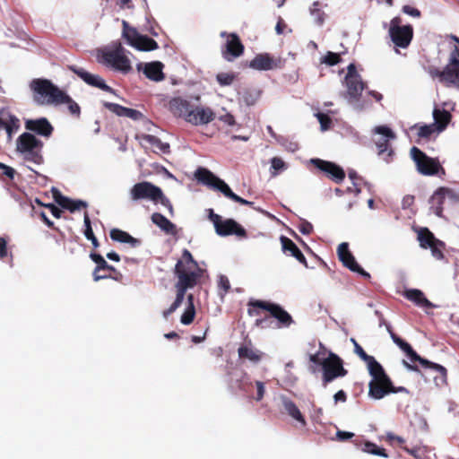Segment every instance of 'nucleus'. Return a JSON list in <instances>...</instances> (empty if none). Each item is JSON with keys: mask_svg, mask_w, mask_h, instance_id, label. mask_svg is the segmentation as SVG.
I'll return each instance as SVG.
<instances>
[{"mask_svg": "<svg viewBox=\"0 0 459 459\" xmlns=\"http://www.w3.org/2000/svg\"><path fill=\"white\" fill-rule=\"evenodd\" d=\"M316 117L323 131L328 130L331 127L332 119L327 114L319 112L316 114Z\"/></svg>", "mask_w": 459, "mask_h": 459, "instance_id": "obj_55", "label": "nucleus"}, {"mask_svg": "<svg viewBox=\"0 0 459 459\" xmlns=\"http://www.w3.org/2000/svg\"><path fill=\"white\" fill-rule=\"evenodd\" d=\"M310 162L320 171L325 172L326 176L336 184L342 183L345 178L343 169L334 162L317 158L312 159Z\"/></svg>", "mask_w": 459, "mask_h": 459, "instance_id": "obj_17", "label": "nucleus"}, {"mask_svg": "<svg viewBox=\"0 0 459 459\" xmlns=\"http://www.w3.org/2000/svg\"><path fill=\"white\" fill-rule=\"evenodd\" d=\"M411 155L420 174L432 176L437 174L440 170L445 174V169L440 165L438 160L429 157L418 147L414 146L411 149Z\"/></svg>", "mask_w": 459, "mask_h": 459, "instance_id": "obj_12", "label": "nucleus"}, {"mask_svg": "<svg viewBox=\"0 0 459 459\" xmlns=\"http://www.w3.org/2000/svg\"><path fill=\"white\" fill-rule=\"evenodd\" d=\"M344 54V52H342ZM342 53H334L332 51L326 52V54L321 58V63L325 64L329 66H333L342 62Z\"/></svg>", "mask_w": 459, "mask_h": 459, "instance_id": "obj_46", "label": "nucleus"}, {"mask_svg": "<svg viewBox=\"0 0 459 459\" xmlns=\"http://www.w3.org/2000/svg\"><path fill=\"white\" fill-rule=\"evenodd\" d=\"M450 61L453 65H459V45L455 47V49L450 54Z\"/></svg>", "mask_w": 459, "mask_h": 459, "instance_id": "obj_64", "label": "nucleus"}, {"mask_svg": "<svg viewBox=\"0 0 459 459\" xmlns=\"http://www.w3.org/2000/svg\"><path fill=\"white\" fill-rule=\"evenodd\" d=\"M174 273L178 278V281L175 284L176 299L169 308L163 310L162 316L165 319L182 305L187 290L198 284L203 270L199 267L198 263L194 259L190 251L185 248L181 258L178 260L175 265Z\"/></svg>", "mask_w": 459, "mask_h": 459, "instance_id": "obj_1", "label": "nucleus"}, {"mask_svg": "<svg viewBox=\"0 0 459 459\" xmlns=\"http://www.w3.org/2000/svg\"><path fill=\"white\" fill-rule=\"evenodd\" d=\"M387 330L391 335V338L392 340L394 341V342L403 351H404L409 346L410 344L405 342L404 340H403L401 337H399L396 333H394L391 327L390 326H387Z\"/></svg>", "mask_w": 459, "mask_h": 459, "instance_id": "obj_54", "label": "nucleus"}, {"mask_svg": "<svg viewBox=\"0 0 459 459\" xmlns=\"http://www.w3.org/2000/svg\"><path fill=\"white\" fill-rule=\"evenodd\" d=\"M238 355L240 359H247L254 364L259 363L264 353L256 349L250 339L246 340L238 349Z\"/></svg>", "mask_w": 459, "mask_h": 459, "instance_id": "obj_24", "label": "nucleus"}, {"mask_svg": "<svg viewBox=\"0 0 459 459\" xmlns=\"http://www.w3.org/2000/svg\"><path fill=\"white\" fill-rule=\"evenodd\" d=\"M347 88L346 96L350 101H358L366 88V83L362 81L361 77H355L350 80H344Z\"/></svg>", "mask_w": 459, "mask_h": 459, "instance_id": "obj_28", "label": "nucleus"}, {"mask_svg": "<svg viewBox=\"0 0 459 459\" xmlns=\"http://www.w3.org/2000/svg\"><path fill=\"white\" fill-rule=\"evenodd\" d=\"M163 65L160 62H152L145 65L143 74L145 76L154 82H160L164 79L162 72Z\"/></svg>", "mask_w": 459, "mask_h": 459, "instance_id": "obj_34", "label": "nucleus"}, {"mask_svg": "<svg viewBox=\"0 0 459 459\" xmlns=\"http://www.w3.org/2000/svg\"><path fill=\"white\" fill-rule=\"evenodd\" d=\"M347 70H348V72H347V74H346V76H345L344 80H350V79H353V78H355V77H356V78H357V77H361V76L358 74V72H357V70H356V66H355V65H354V64H350V65H348V67H347Z\"/></svg>", "mask_w": 459, "mask_h": 459, "instance_id": "obj_63", "label": "nucleus"}, {"mask_svg": "<svg viewBox=\"0 0 459 459\" xmlns=\"http://www.w3.org/2000/svg\"><path fill=\"white\" fill-rule=\"evenodd\" d=\"M124 117H129L135 121L141 120L144 117L143 114L142 112H140L139 110H136L134 108H126Z\"/></svg>", "mask_w": 459, "mask_h": 459, "instance_id": "obj_56", "label": "nucleus"}, {"mask_svg": "<svg viewBox=\"0 0 459 459\" xmlns=\"http://www.w3.org/2000/svg\"><path fill=\"white\" fill-rule=\"evenodd\" d=\"M62 97L58 98V100L55 104V106H58L61 104H66L67 108L71 115L79 117L81 114L80 106L65 92L62 91Z\"/></svg>", "mask_w": 459, "mask_h": 459, "instance_id": "obj_37", "label": "nucleus"}, {"mask_svg": "<svg viewBox=\"0 0 459 459\" xmlns=\"http://www.w3.org/2000/svg\"><path fill=\"white\" fill-rule=\"evenodd\" d=\"M43 146V142L30 132L22 133L16 140V152L22 155L24 160L37 165L44 162Z\"/></svg>", "mask_w": 459, "mask_h": 459, "instance_id": "obj_5", "label": "nucleus"}, {"mask_svg": "<svg viewBox=\"0 0 459 459\" xmlns=\"http://www.w3.org/2000/svg\"><path fill=\"white\" fill-rule=\"evenodd\" d=\"M371 376L368 383V396L374 400L383 399L392 390V380L380 363L368 369Z\"/></svg>", "mask_w": 459, "mask_h": 459, "instance_id": "obj_7", "label": "nucleus"}, {"mask_svg": "<svg viewBox=\"0 0 459 459\" xmlns=\"http://www.w3.org/2000/svg\"><path fill=\"white\" fill-rule=\"evenodd\" d=\"M103 106L107 109H108L109 111H111L112 113L116 114L118 117H124L125 110L126 108V107L121 106L119 104L108 102V101L103 102Z\"/></svg>", "mask_w": 459, "mask_h": 459, "instance_id": "obj_52", "label": "nucleus"}, {"mask_svg": "<svg viewBox=\"0 0 459 459\" xmlns=\"http://www.w3.org/2000/svg\"><path fill=\"white\" fill-rule=\"evenodd\" d=\"M209 219L213 223L215 231L219 236L235 235L238 238H245L247 237V230L233 219L222 220L219 214L210 209Z\"/></svg>", "mask_w": 459, "mask_h": 459, "instance_id": "obj_10", "label": "nucleus"}, {"mask_svg": "<svg viewBox=\"0 0 459 459\" xmlns=\"http://www.w3.org/2000/svg\"><path fill=\"white\" fill-rule=\"evenodd\" d=\"M153 224L158 226L163 232L175 236L178 233L176 225L160 212H153L151 216Z\"/></svg>", "mask_w": 459, "mask_h": 459, "instance_id": "obj_30", "label": "nucleus"}, {"mask_svg": "<svg viewBox=\"0 0 459 459\" xmlns=\"http://www.w3.org/2000/svg\"><path fill=\"white\" fill-rule=\"evenodd\" d=\"M90 258L97 264L93 271L95 281L107 279L111 276V273L117 272L116 268L108 264L101 255L91 252Z\"/></svg>", "mask_w": 459, "mask_h": 459, "instance_id": "obj_21", "label": "nucleus"}, {"mask_svg": "<svg viewBox=\"0 0 459 459\" xmlns=\"http://www.w3.org/2000/svg\"><path fill=\"white\" fill-rule=\"evenodd\" d=\"M20 128V120L13 114L8 113L4 119L0 117V129H4L9 138Z\"/></svg>", "mask_w": 459, "mask_h": 459, "instance_id": "obj_36", "label": "nucleus"}, {"mask_svg": "<svg viewBox=\"0 0 459 459\" xmlns=\"http://www.w3.org/2000/svg\"><path fill=\"white\" fill-rule=\"evenodd\" d=\"M24 126L26 130L46 138L50 137L54 131L53 126L46 117L27 119Z\"/></svg>", "mask_w": 459, "mask_h": 459, "instance_id": "obj_23", "label": "nucleus"}, {"mask_svg": "<svg viewBox=\"0 0 459 459\" xmlns=\"http://www.w3.org/2000/svg\"><path fill=\"white\" fill-rule=\"evenodd\" d=\"M418 240L420 247L427 249L431 244H434L437 238L428 228H421L418 232Z\"/></svg>", "mask_w": 459, "mask_h": 459, "instance_id": "obj_39", "label": "nucleus"}, {"mask_svg": "<svg viewBox=\"0 0 459 459\" xmlns=\"http://www.w3.org/2000/svg\"><path fill=\"white\" fill-rule=\"evenodd\" d=\"M387 330L391 335V338L392 340L394 341V342L403 351H404L409 346L410 344L405 342L404 340H403L401 337H399L396 333H394L391 327L390 326H387Z\"/></svg>", "mask_w": 459, "mask_h": 459, "instance_id": "obj_53", "label": "nucleus"}, {"mask_svg": "<svg viewBox=\"0 0 459 459\" xmlns=\"http://www.w3.org/2000/svg\"><path fill=\"white\" fill-rule=\"evenodd\" d=\"M216 79L221 86H229L236 79V74L234 73H220Z\"/></svg>", "mask_w": 459, "mask_h": 459, "instance_id": "obj_49", "label": "nucleus"}, {"mask_svg": "<svg viewBox=\"0 0 459 459\" xmlns=\"http://www.w3.org/2000/svg\"><path fill=\"white\" fill-rule=\"evenodd\" d=\"M444 247V243L437 239L435 241L434 244H431L430 247H429L428 248H429L431 250V254L432 255L436 258V259H442L444 258V254H443V251H442V248Z\"/></svg>", "mask_w": 459, "mask_h": 459, "instance_id": "obj_51", "label": "nucleus"}, {"mask_svg": "<svg viewBox=\"0 0 459 459\" xmlns=\"http://www.w3.org/2000/svg\"><path fill=\"white\" fill-rule=\"evenodd\" d=\"M403 352L406 354V356L409 358V359L411 362H419L421 365V367H423L425 368H430V369H433L436 372H437L439 374V376L435 377V381L437 385H438V380L440 381L441 384L446 383L447 370L445 367L421 358L412 349V347L411 345Z\"/></svg>", "mask_w": 459, "mask_h": 459, "instance_id": "obj_16", "label": "nucleus"}, {"mask_svg": "<svg viewBox=\"0 0 459 459\" xmlns=\"http://www.w3.org/2000/svg\"><path fill=\"white\" fill-rule=\"evenodd\" d=\"M129 194L131 199L134 202L148 200L154 204L160 203L166 207L171 214L173 213V205L169 199L163 194L160 187L149 181H142L134 184L130 189Z\"/></svg>", "mask_w": 459, "mask_h": 459, "instance_id": "obj_4", "label": "nucleus"}, {"mask_svg": "<svg viewBox=\"0 0 459 459\" xmlns=\"http://www.w3.org/2000/svg\"><path fill=\"white\" fill-rule=\"evenodd\" d=\"M221 36H228L227 42L225 43L221 50L222 56L227 61H232L233 59L240 56L244 53V45L242 44L239 37L236 33L227 34L225 31H223L221 33Z\"/></svg>", "mask_w": 459, "mask_h": 459, "instance_id": "obj_18", "label": "nucleus"}, {"mask_svg": "<svg viewBox=\"0 0 459 459\" xmlns=\"http://www.w3.org/2000/svg\"><path fill=\"white\" fill-rule=\"evenodd\" d=\"M255 387H256V395L252 396L255 400L257 402L261 401L264 398V393H265V387L264 384L261 381H255Z\"/></svg>", "mask_w": 459, "mask_h": 459, "instance_id": "obj_61", "label": "nucleus"}, {"mask_svg": "<svg viewBox=\"0 0 459 459\" xmlns=\"http://www.w3.org/2000/svg\"><path fill=\"white\" fill-rule=\"evenodd\" d=\"M326 353V350L325 348L324 347V345L322 343H320V350L315 353V354H311L309 356V360L316 364V365H320L322 368H323V361H324V359L325 358V355Z\"/></svg>", "mask_w": 459, "mask_h": 459, "instance_id": "obj_50", "label": "nucleus"}, {"mask_svg": "<svg viewBox=\"0 0 459 459\" xmlns=\"http://www.w3.org/2000/svg\"><path fill=\"white\" fill-rule=\"evenodd\" d=\"M123 37L127 40V42L132 46L134 47L136 44L135 42L138 40V38H140L141 34L138 33V31L128 25V22L126 21H123Z\"/></svg>", "mask_w": 459, "mask_h": 459, "instance_id": "obj_41", "label": "nucleus"}, {"mask_svg": "<svg viewBox=\"0 0 459 459\" xmlns=\"http://www.w3.org/2000/svg\"><path fill=\"white\" fill-rule=\"evenodd\" d=\"M103 62L117 71L127 74L131 69L130 60L124 54V48L120 43L113 50L103 53Z\"/></svg>", "mask_w": 459, "mask_h": 459, "instance_id": "obj_14", "label": "nucleus"}, {"mask_svg": "<svg viewBox=\"0 0 459 459\" xmlns=\"http://www.w3.org/2000/svg\"><path fill=\"white\" fill-rule=\"evenodd\" d=\"M195 316V306H186V308L185 309L184 313L182 314V316L180 317V322L185 325H188L193 323Z\"/></svg>", "mask_w": 459, "mask_h": 459, "instance_id": "obj_47", "label": "nucleus"}, {"mask_svg": "<svg viewBox=\"0 0 459 459\" xmlns=\"http://www.w3.org/2000/svg\"><path fill=\"white\" fill-rule=\"evenodd\" d=\"M402 19L394 17L390 22L389 36L393 43L401 48H406L413 38V28L411 24L401 25Z\"/></svg>", "mask_w": 459, "mask_h": 459, "instance_id": "obj_11", "label": "nucleus"}, {"mask_svg": "<svg viewBox=\"0 0 459 459\" xmlns=\"http://www.w3.org/2000/svg\"><path fill=\"white\" fill-rule=\"evenodd\" d=\"M282 251L285 254H288L293 257H295L300 264H304L306 267L307 266V262L302 252L297 247V245L289 238L285 236H281L280 238Z\"/></svg>", "mask_w": 459, "mask_h": 459, "instance_id": "obj_29", "label": "nucleus"}, {"mask_svg": "<svg viewBox=\"0 0 459 459\" xmlns=\"http://www.w3.org/2000/svg\"><path fill=\"white\" fill-rule=\"evenodd\" d=\"M353 437H354V433H352V432H348V431H343V430H337V432H336V438L338 441H341V442L347 441Z\"/></svg>", "mask_w": 459, "mask_h": 459, "instance_id": "obj_62", "label": "nucleus"}, {"mask_svg": "<svg viewBox=\"0 0 459 459\" xmlns=\"http://www.w3.org/2000/svg\"><path fill=\"white\" fill-rule=\"evenodd\" d=\"M281 58H276L269 53L257 54L250 62L249 67L257 71H268L282 67Z\"/></svg>", "mask_w": 459, "mask_h": 459, "instance_id": "obj_20", "label": "nucleus"}, {"mask_svg": "<svg viewBox=\"0 0 459 459\" xmlns=\"http://www.w3.org/2000/svg\"><path fill=\"white\" fill-rule=\"evenodd\" d=\"M215 118V114L211 108L194 106L192 113L188 114L187 122L195 125H206Z\"/></svg>", "mask_w": 459, "mask_h": 459, "instance_id": "obj_22", "label": "nucleus"}, {"mask_svg": "<svg viewBox=\"0 0 459 459\" xmlns=\"http://www.w3.org/2000/svg\"><path fill=\"white\" fill-rule=\"evenodd\" d=\"M434 123L432 124L437 132L444 131L452 119V115L446 109L434 108L433 110Z\"/></svg>", "mask_w": 459, "mask_h": 459, "instance_id": "obj_32", "label": "nucleus"}, {"mask_svg": "<svg viewBox=\"0 0 459 459\" xmlns=\"http://www.w3.org/2000/svg\"><path fill=\"white\" fill-rule=\"evenodd\" d=\"M109 235L113 241L128 243L133 247H138L141 244L140 239L132 237L129 233L120 229H112L109 232Z\"/></svg>", "mask_w": 459, "mask_h": 459, "instance_id": "obj_33", "label": "nucleus"}, {"mask_svg": "<svg viewBox=\"0 0 459 459\" xmlns=\"http://www.w3.org/2000/svg\"><path fill=\"white\" fill-rule=\"evenodd\" d=\"M282 404L284 407L285 411L294 420H296L298 422L301 424L302 427L307 426V421L305 420V417L300 412L298 406L295 404L293 401H291L289 398L283 397L282 398Z\"/></svg>", "mask_w": 459, "mask_h": 459, "instance_id": "obj_35", "label": "nucleus"}, {"mask_svg": "<svg viewBox=\"0 0 459 459\" xmlns=\"http://www.w3.org/2000/svg\"><path fill=\"white\" fill-rule=\"evenodd\" d=\"M361 450L365 453L371 454L374 455H378L382 457H388V455L385 453V449L383 447H379L375 443L370 441H366L361 447Z\"/></svg>", "mask_w": 459, "mask_h": 459, "instance_id": "obj_43", "label": "nucleus"}, {"mask_svg": "<svg viewBox=\"0 0 459 459\" xmlns=\"http://www.w3.org/2000/svg\"><path fill=\"white\" fill-rule=\"evenodd\" d=\"M323 385L326 386L338 377H345L348 370L343 367V360L335 353L328 351V356L323 361Z\"/></svg>", "mask_w": 459, "mask_h": 459, "instance_id": "obj_9", "label": "nucleus"}, {"mask_svg": "<svg viewBox=\"0 0 459 459\" xmlns=\"http://www.w3.org/2000/svg\"><path fill=\"white\" fill-rule=\"evenodd\" d=\"M299 230L304 235H310L313 232V225L306 220H301Z\"/></svg>", "mask_w": 459, "mask_h": 459, "instance_id": "obj_60", "label": "nucleus"}, {"mask_svg": "<svg viewBox=\"0 0 459 459\" xmlns=\"http://www.w3.org/2000/svg\"><path fill=\"white\" fill-rule=\"evenodd\" d=\"M219 289L221 290L223 292L221 293V296H224L226 293H228L230 290V283L227 276L221 275L218 282Z\"/></svg>", "mask_w": 459, "mask_h": 459, "instance_id": "obj_57", "label": "nucleus"}, {"mask_svg": "<svg viewBox=\"0 0 459 459\" xmlns=\"http://www.w3.org/2000/svg\"><path fill=\"white\" fill-rule=\"evenodd\" d=\"M260 92L255 89H246L242 93V100L247 106H253L259 99Z\"/></svg>", "mask_w": 459, "mask_h": 459, "instance_id": "obj_45", "label": "nucleus"}, {"mask_svg": "<svg viewBox=\"0 0 459 459\" xmlns=\"http://www.w3.org/2000/svg\"><path fill=\"white\" fill-rule=\"evenodd\" d=\"M194 105L191 102L182 97L172 98L169 102V110L174 116L183 117L186 122L188 114L192 113Z\"/></svg>", "mask_w": 459, "mask_h": 459, "instance_id": "obj_26", "label": "nucleus"}, {"mask_svg": "<svg viewBox=\"0 0 459 459\" xmlns=\"http://www.w3.org/2000/svg\"><path fill=\"white\" fill-rule=\"evenodd\" d=\"M351 342L354 344L355 353L367 364L368 369L379 363L373 356L368 355L355 339L352 338Z\"/></svg>", "mask_w": 459, "mask_h": 459, "instance_id": "obj_40", "label": "nucleus"}, {"mask_svg": "<svg viewBox=\"0 0 459 459\" xmlns=\"http://www.w3.org/2000/svg\"><path fill=\"white\" fill-rule=\"evenodd\" d=\"M247 306V314L250 316H259V309L269 312V316L255 320V325L258 327H265L270 316L278 321L279 327H289L293 323L292 316L282 307L276 303L260 299H251L248 301Z\"/></svg>", "mask_w": 459, "mask_h": 459, "instance_id": "obj_2", "label": "nucleus"}, {"mask_svg": "<svg viewBox=\"0 0 459 459\" xmlns=\"http://www.w3.org/2000/svg\"><path fill=\"white\" fill-rule=\"evenodd\" d=\"M83 222H84V226H85V230H84L85 238L91 242L94 248L99 247L100 243L93 233L91 220H90V217H89V214L87 212H84Z\"/></svg>", "mask_w": 459, "mask_h": 459, "instance_id": "obj_42", "label": "nucleus"}, {"mask_svg": "<svg viewBox=\"0 0 459 459\" xmlns=\"http://www.w3.org/2000/svg\"><path fill=\"white\" fill-rule=\"evenodd\" d=\"M32 99L37 105H54L61 98L62 90L46 78L32 79L29 84Z\"/></svg>", "mask_w": 459, "mask_h": 459, "instance_id": "obj_3", "label": "nucleus"}, {"mask_svg": "<svg viewBox=\"0 0 459 459\" xmlns=\"http://www.w3.org/2000/svg\"><path fill=\"white\" fill-rule=\"evenodd\" d=\"M430 209L443 217L444 211H453L459 204V195L447 187L437 188L429 199Z\"/></svg>", "mask_w": 459, "mask_h": 459, "instance_id": "obj_8", "label": "nucleus"}, {"mask_svg": "<svg viewBox=\"0 0 459 459\" xmlns=\"http://www.w3.org/2000/svg\"><path fill=\"white\" fill-rule=\"evenodd\" d=\"M134 48L141 51H152L159 48L158 43L146 35H141Z\"/></svg>", "mask_w": 459, "mask_h": 459, "instance_id": "obj_38", "label": "nucleus"}, {"mask_svg": "<svg viewBox=\"0 0 459 459\" xmlns=\"http://www.w3.org/2000/svg\"><path fill=\"white\" fill-rule=\"evenodd\" d=\"M69 70L80 77L84 82L92 87L99 88L104 91L115 94V90L106 84L105 81L97 74H92L83 68L75 65H70Z\"/></svg>", "mask_w": 459, "mask_h": 459, "instance_id": "obj_19", "label": "nucleus"}, {"mask_svg": "<svg viewBox=\"0 0 459 459\" xmlns=\"http://www.w3.org/2000/svg\"><path fill=\"white\" fill-rule=\"evenodd\" d=\"M53 197L55 202L60 205L62 208L65 206V204L67 203L68 197L63 195L59 190L53 188L52 189Z\"/></svg>", "mask_w": 459, "mask_h": 459, "instance_id": "obj_58", "label": "nucleus"}, {"mask_svg": "<svg viewBox=\"0 0 459 459\" xmlns=\"http://www.w3.org/2000/svg\"><path fill=\"white\" fill-rule=\"evenodd\" d=\"M430 74L433 77H438L440 82L447 84L455 85L459 82V65H453L450 60L443 71L435 69Z\"/></svg>", "mask_w": 459, "mask_h": 459, "instance_id": "obj_25", "label": "nucleus"}, {"mask_svg": "<svg viewBox=\"0 0 459 459\" xmlns=\"http://www.w3.org/2000/svg\"><path fill=\"white\" fill-rule=\"evenodd\" d=\"M411 129H418L417 134L419 138L427 140L429 139L434 133L437 132V130L432 124L422 126L415 125L414 126H412Z\"/></svg>", "mask_w": 459, "mask_h": 459, "instance_id": "obj_44", "label": "nucleus"}, {"mask_svg": "<svg viewBox=\"0 0 459 459\" xmlns=\"http://www.w3.org/2000/svg\"><path fill=\"white\" fill-rule=\"evenodd\" d=\"M374 132L381 136L375 141L378 156L389 162L392 160L394 150L391 148L390 140L395 139V134L386 126L375 127Z\"/></svg>", "mask_w": 459, "mask_h": 459, "instance_id": "obj_13", "label": "nucleus"}, {"mask_svg": "<svg viewBox=\"0 0 459 459\" xmlns=\"http://www.w3.org/2000/svg\"><path fill=\"white\" fill-rule=\"evenodd\" d=\"M337 255L342 265L353 273H357L365 279H370V274L366 272L356 261L349 249L347 242L341 243L337 247Z\"/></svg>", "mask_w": 459, "mask_h": 459, "instance_id": "obj_15", "label": "nucleus"}, {"mask_svg": "<svg viewBox=\"0 0 459 459\" xmlns=\"http://www.w3.org/2000/svg\"><path fill=\"white\" fill-rule=\"evenodd\" d=\"M230 379L228 381L229 388L233 392L235 388L246 393L250 394L253 383L247 373H241L240 376H235L234 373H229Z\"/></svg>", "mask_w": 459, "mask_h": 459, "instance_id": "obj_27", "label": "nucleus"}, {"mask_svg": "<svg viewBox=\"0 0 459 459\" xmlns=\"http://www.w3.org/2000/svg\"><path fill=\"white\" fill-rule=\"evenodd\" d=\"M195 178L198 182L213 190L221 192L226 197L236 203L243 205H253L252 202L236 195L222 179L205 168H198L195 172Z\"/></svg>", "mask_w": 459, "mask_h": 459, "instance_id": "obj_6", "label": "nucleus"}, {"mask_svg": "<svg viewBox=\"0 0 459 459\" xmlns=\"http://www.w3.org/2000/svg\"><path fill=\"white\" fill-rule=\"evenodd\" d=\"M88 204L86 202L82 200H72L68 198L67 203L65 204V206H64V209H66L70 211L71 212H74L77 210L80 209H85L87 208Z\"/></svg>", "mask_w": 459, "mask_h": 459, "instance_id": "obj_48", "label": "nucleus"}, {"mask_svg": "<svg viewBox=\"0 0 459 459\" xmlns=\"http://www.w3.org/2000/svg\"><path fill=\"white\" fill-rule=\"evenodd\" d=\"M271 167L274 170L273 174H277L279 170L285 168V162L279 157H273L271 160Z\"/></svg>", "mask_w": 459, "mask_h": 459, "instance_id": "obj_59", "label": "nucleus"}, {"mask_svg": "<svg viewBox=\"0 0 459 459\" xmlns=\"http://www.w3.org/2000/svg\"><path fill=\"white\" fill-rule=\"evenodd\" d=\"M403 296L419 307H433L434 305L425 297L424 293L418 289L406 290Z\"/></svg>", "mask_w": 459, "mask_h": 459, "instance_id": "obj_31", "label": "nucleus"}]
</instances>
